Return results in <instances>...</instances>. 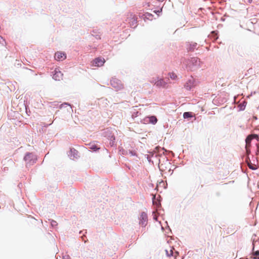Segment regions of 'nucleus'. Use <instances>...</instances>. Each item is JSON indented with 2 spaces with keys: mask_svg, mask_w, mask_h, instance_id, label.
<instances>
[{
  "mask_svg": "<svg viewBox=\"0 0 259 259\" xmlns=\"http://www.w3.org/2000/svg\"><path fill=\"white\" fill-rule=\"evenodd\" d=\"M114 143H115V137L113 136H112L110 140L109 144L111 147H112L114 145Z\"/></svg>",
  "mask_w": 259,
  "mask_h": 259,
  "instance_id": "nucleus-17",
  "label": "nucleus"
},
{
  "mask_svg": "<svg viewBox=\"0 0 259 259\" xmlns=\"http://www.w3.org/2000/svg\"><path fill=\"white\" fill-rule=\"evenodd\" d=\"M258 258H259V257H258Z\"/></svg>",
  "mask_w": 259,
  "mask_h": 259,
  "instance_id": "nucleus-32",
  "label": "nucleus"
},
{
  "mask_svg": "<svg viewBox=\"0 0 259 259\" xmlns=\"http://www.w3.org/2000/svg\"><path fill=\"white\" fill-rule=\"evenodd\" d=\"M66 58V55L63 52H57L55 55V58L57 61L64 60Z\"/></svg>",
  "mask_w": 259,
  "mask_h": 259,
  "instance_id": "nucleus-8",
  "label": "nucleus"
},
{
  "mask_svg": "<svg viewBox=\"0 0 259 259\" xmlns=\"http://www.w3.org/2000/svg\"><path fill=\"white\" fill-rule=\"evenodd\" d=\"M77 154H78L77 151L73 148V149H70L69 156H70V158L73 159L74 158L77 157Z\"/></svg>",
  "mask_w": 259,
  "mask_h": 259,
  "instance_id": "nucleus-10",
  "label": "nucleus"
},
{
  "mask_svg": "<svg viewBox=\"0 0 259 259\" xmlns=\"http://www.w3.org/2000/svg\"><path fill=\"white\" fill-rule=\"evenodd\" d=\"M70 106V105L69 104L66 103H64V104H62L60 105V108H63V107H65V106Z\"/></svg>",
  "mask_w": 259,
  "mask_h": 259,
  "instance_id": "nucleus-22",
  "label": "nucleus"
},
{
  "mask_svg": "<svg viewBox=\"0 0 259 259\" xmlns=\"http://www.w3.org/2000/svg\"><path fill=\"white\" fill-rule=\"evenodd\" d=\"M165 252L167 256H171L172 255L173 251L172 249H170L169 251L165 250Z\"/></svg>",
  "mask_w": 259,
  "mask_h": 259,
  "instance_id": "nucleus-19",
  "label": "nucleus"
},
{
  "mask_svg": "<svg viewBox=\"0 0 259 259\" xmlns=\"http://www.w3.org/2000/svg\"><path fill=\"white\" fill-rule=\"evenodd\" d=\"M196 85V81L195 79L192 77L190 76L186 82L184 87L188 90H190L191 89L195 87Z\"/></svg>",
  "mask_w": 259,
  "mask_h": 259,
  "instance_id": "nucleus-4",
  "label": "nucleus"
},
{
  "mask_svg": "<svg viewBox=\"0 0 259 259\" xmlns=\"http://www.w3.org/2000/svg\"><path fill=\"white\" fill-rule=\"evenodd\" d=\"M147 221H148L147 214L144 212H142L140 215V221H139L140 224L143 227H145L147 225Z\"/></svg>",
  "mask_w": 259,
  "mask_h": 259,
  "instance_id": "nucleus-5",
  "label": "nucleus"
},
{
  "mask_svg": "<svg viewBox=\"0 0 259 259\" xmlns=\"http://www.w3.org/2000/svg\"><path fill=\"white\" fill-rule=\"evenodd\" d=\"M184 64L188 70L194 71L200 67V60L197 58L187 59Z\"/></svg>",
  "mask_w": 259,
  "mask_h": 259,
  "instance_id": "nucleus-1",
  "label": "nucleus"
},
{
  "mask_svg": "<svg viewBox=\"0 0 259 259\" xmlns=\"http://www.w3.org/2000/svg\"><path fill=\"white\" fill-rule=\"evenodd\" d=\"M52 222H53V223H52V225H55V223H56V222L55 221H53Z\"/></svg>",
  "mask_w": 259,
  "mask_h": 259,
  "instance_id": "nucleus-29",
  "label": "nucleus"
},
{
  "mask_svg": "<svg viewBox=\"0 0 259 259\" xmlns=\"http://www.w3.org/2000/svg\"><path fill=\"white\" fill-rule=\"evenodd\" d=\"M110 84L116 91L121 90L123 88L121 81L116 78H113L110 81Z\"/></svg>",
  "mask_w": 259,
  "mask_h": 259,
  "instance_id": "nucleus-3",
  "label": "nucleus"
},
{
  "mask_svg": "<svg viewBox=\"0 0 259 259\" xmlns=\"http://www.w3.org/2000/svg\"><path fill=\"white\" fill-rule=\"evenodd\" d=\"M162 8H161L160 10L159 11H157V12H155L156 13H161L162 12Z\"/></svg>",
  "mask_w": 259,
  "mask_h": 259,
  "instance_id": "nucleus-26",
  "label": "nucleus"
},
{
  "mask_svg": "<svg viewBox=\"0 0 259 259\" xmlns=\"http://www.w3.org/2000/svg\"><path fill=\"white\" fill-rule=\"evenodd\" d=\"M24 160L27 165H32L35 163L37 160L36 156L32 153H27L24 157Z\"/></svg>",
  "mask_w": 259,
  "mask_h": 259,
  "instance_id": "nucleus-2",
  "label": "nucleus"
},
{
  "mask_svg": "<svg viewBox=\"0 0 259 259\" xmlns=\"http://www.w3.org/2000/svg\"><path fill=\"white\" fill-rule=\"evenodd\" d=\"M63 73L60 71L59 68H56L54 71L53 78L55 80H60L62 79Z\"/></svg>",
  "mask_w": 259,
  "mask_h": 259,
  "instance_id": "nucleus-6",
  "label": "nucleus"
},
{
  "mask_svg": "<svg viewBox=\"0 0 259 259\" xmlns=\"http://www.w3.org/2000/svg\"><path fill=\"white\" fill-rule=\"evenodd\" d=\"M149 122L153 124H156L157 122V119L155 116H151L149 117Z\"/></svg>",
  "mask_w": 259,
  "mask_h": 259,
  "instance_id": "nucleus-11",
  "label": "nucleus"
},
{
  "mask_svg": "<svg viewBox=\"0 0 259 259\" xmlns=\"http://www.w3.org/2000/svg\"><path fill=\"white\" fill-rule=\"evenodd\" d=\"M253 254H254V255H255V256H258V255H259V250H257V251H255V252L253 253Z\"/></svg>",
  "mask_w": 259,
  "mask_h": 259,
  "instance_id": "nucleus-24",
  "label": "nucleus"
},
{
  "mask_svg": "<svg viewBox=\"0 0 259 259\" xmlns=\"http://www.w3.org/2000/svg\"><path fill=\"white\" fill-rule=\"evenodd\" d=\"M246 105V102H243V103L239 104L238 107L240 110H244Z\"/></svg>",
  "mask_w": 259,
  "mask_h": 259,
  "instance_id": "nucleus-14",
  "label": "nucleus"
},
{
  "mask_svg": "<svg viewBox=\"0 0 259 259\" xmlns=\"http://www.w3.org/2000/svg\"><path fill=\"white\" fill-rule=\"evenodd\" d=\"M130 153L132 156L135 155V153L134 152H133V151H130Z\"/></svg>",
  "mask_w": 259,
  "mask_h": 259,
  "instance_id": "nucleus-25",
  "label": "nucleus"
},
{
  "mask_svg": "<svg viewBox=\"0 0 259 259\" xmlns=\"http://www.w3.org/2000/svg\"><path fill=\"white\" fill-rule=\"evenodd\" d=\"M157 79V83L156 85L158 87H164L167 83L162 78H158Z\"/></svg>",
  "mask_w": 259,
  "mask_h": 259,
  "instance_id": "nucleus-9",
  "label": "nucleus"
},
{
  "mask_svg": "<svg viewBox=\"0 0 259 259\" xmlns=\"http://www.w3.org/2000/svg\"><path fill=\"white\" fill-rule=\"evenodd\" d=\"M247 2L249 3H251L253 0H247Z\"/></svg>",
  "mask_w": 259,
  "mask_h": 259,
  "instance_id": "nucleus-30",
  "label": "nucleus"
},
{
  "mask_svg": "<svg viewBox=\"0 0 259 259\" xmlns=\"http://www.w3.org/2000/svg\"><path fill=\"white\" fill-rule=\"evenodd\" d=\"M168 76L172 80H177L178 79V76L174 72H169L168 73Z\"/></svg>",
  "mask_w": 259,
  "mask_h": 259,
  "instance_id": "nucleus-12",
  "label": "nucleus"
},
{
  "mask_svg": "<svg viewBox=\"0 0 259 259\" xmlns=\"http://www.w3.org/2000/svg\"><path fill=\"white\" fill-rule=\"evenodd\" d=\"M196 45H197L196 43H194L193 45H191V46L190 47V50L194 49L196 47Z\"/></svg>",
  "mask_w": 259,
  "mask_h": 259,
  "instance_id": "nucleus-21",
  "label": "nucleus"
},
{
  "mask_svg": "<svg viewBox=\"0 0 259 259\" xmlns=\"http://www.w3.org/2000/svg\"><path fill=\"white\" fill-rule=\"evenodd\" d=\"M192 117V115H191V113L190 112H186L184 113V114H183V117L184 118H189V117Z\"/></svg>",
  "mask_w": 259,
  "mask_h": 259,
  "instance_id": "nucleus-16",
  "label": "nucleus"
},
{
  "mask_svg": "<svg viewBox=\"0 0 259 259\" xmlns=\"http://www.w3.org/2000/svg\"><path fill=\"white\" fill-rule=\"evenodd\" d=\"M249 140H250V139H249V138H247L246 139V143H248V141H249Z\"/></svg>",
  "mask_w": 259,
  "mask_h": 259,
  "instance_id": "nucleus-27",
  "label": "nucleus"
},
{
  "mask_svg": "<svg viewBox=\"0 0 259 259\" xmlns=\"http://www.w3.org/2000/svg\"><path fill=\"white\" fill-rule=\"evenodd\" d=\"M137 19L135 17H133L131 19V21L130 22V23H131V26L135 27L137 24Z\"/></svg>",
  "mask_w": 259,
  "mask_h": 259,
  "instance_id": "nucleus-15",
  "label": "nucleus"
},
{
  "mask_svg": "<svg viewBox=\"0 0 259 259\" xmlns=\"http://www.w3.org/2000/svg\"><path fill=\"white\" fill-rule=\"evenodd\" d=\"M159 2H163L164 0H157Z\"/></svg>",
  "mask_w": 259,
  "mask_h": 259,
  "instance_id": "nucleus-31",
  "label": "nucleus"
},
{
  "mask_svg": "<svg viewBox=\"0 0 259 259\" xmlns=\"http://www.w3.org/2000/svg\"><path fill=\"white\" fill-rule=\"evenodd\" d=\"M0 42L3 45L6 44V42L4 39H3V37L0 36Z\"/></svg>",
  "mask_w": 259,
  "mask_h": 259,
  "instance_id": "nucleus-20",
  "label": "nucleus"
},
{
  "mask_svg": "<svg viewBox=\"0 0 259 259\" xmlns=\"http://www.w3.org/2000/svg\"><path fill=\"white\" fill-rule=\"evenodd\" d=\"M249 167L251 169H255L256 168L253 166H252L250 164H248Z\"/></svg>",
  "mask_w": 259,
  "mask_h": 259,
  "instance_id": "nucleus-23",
  "label": "nucleus"
},
{
  "mask_svg": "<svg viewBox=\"0 0 259 259\" xmlns=\"http://www.w3.org/2000/svg\"><path fill=\"white\" fill-rule=\"evenodd\" d=\"M158 78H159V77H155L152 78L150 80V82L152 83H153L154 85H156V84L157 83V79H158Z\"/></svg>",
  "mask_w": 259,
  "mask_h": 259,
  "instance_id": "nucleus-18",
  "label": "nucleus"
},
{
  "mask_svg": "<svg viewBox=\"0 0 259 259\" xmlns=\"http://www.w3.org/2000/svg\"><path fill=\"white\" fill-rule=\"evenodd\" d=\"M105 60L100 58L95 59L93 61V64L95 66L100 67L104 65Z\"/></svg>",
  "mask_w": 259,
  "mask_h": 259,
  "instance_id": "nucleus-7",
  "label": "nucleus"
},
{
  "mask_svg": "<svg viewBox=\"0 0 259 259\" xmlns=\"http://www.w3.org/2000/svg\"><path fill=\"white\" fill-rule=\"evenodd\" d=\"M52 222H53V223H52V225H55V223H56V222L55 221H53Z\"/></svg>",
  "mask_w": 259,
  "mask_h": 259,
  "instance_id": "nucleus-28",
  "label": "nucleus"
},
{
  "mask_svg": "<svg viewBox=\"0 0 259 259\" xmlns=\"http://www.w3.org/2000/svg\"><path fill=\"white\" fill-rule=\"evenodd\" d=\"M90 148L94 151H96L98 149H99V148L97 147L96 144L94 143H90L89 144Z\"/></svg>",
  "mask_w": 259,
  "mask_h": 259,
  "instance_id": "nucleus-13",
  "label": "nucleus"
}]
</instances>
